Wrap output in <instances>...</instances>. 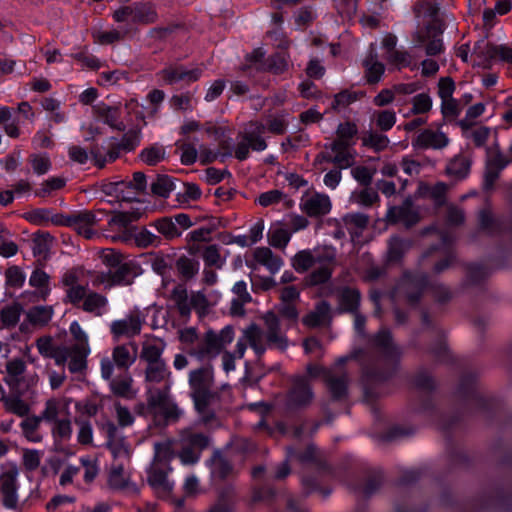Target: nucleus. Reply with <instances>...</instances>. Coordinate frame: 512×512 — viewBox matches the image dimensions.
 Returning <instances> with one entry per match:
<instances>
[{
    "instance_id": "09e8293b",
    "label": "nucleus",
    "mask_w": 512,
    "mask_h": 512,
    "mask_svg": "<svg viewBox=\"0 0 512 512\" xmlns=\"http://www.w3.org/2000/svg\"><path fill=\"white\" fill-rule=\"evenodd\" d=\"M383 484V476L380 472H373L369 474L365 480V483L363 486L358 487L356 489V492L362 497V498H369L373 494H375Z\"/></svg>"
},
{
    "instance_id": "a211bd4d",
    "label": "nucleus",
    "mask_w": 512,
    "mask_h": 512,
    "mask_svg": "<svg viewBox=\"0 0 512 512\" xmlns=\"http://www.w3.org/2000/svg\"><path fill=\"white\" fill-rule=\"evenodd\" d=\"M143 320L137 313L127 315L124 319L112 322L110 326L114 338L120 337L132 338L139 335L142 330Z\"/></svg>"
},
{
    "instance_id": "13d9d810",
    "label": "nucleus",
    "mask_w": 512,
    "mask_h": 512,
    "mask_svg": "<svg viewBox=\"0 0 512 512\" xmlns=\"http://www.w3.org/2000/svg\"><path fill=\"white\" fill-rule=\"evenodd\" d=\"M438 12L439 6L426 0H418L413 6L415 17L427 16L433 19L432 22L439 21L437 19Z\"/></svg>"
},
{
    "instance_id": "6ab92c4d",
    "label": "nucleus",
    "mask_w": 512,
    "mask_h": 512,
    "mask_svg": "<svg viewBox=\"0 0 512 512\" xmlns=\"http://www.w3.org/2000/svg\"><path fill=\"white\" fill-rule=\"evenodd\" d=\"M449 143L448 136L439 130L424 129L412 141L417 149H443Z\"/></svg>"
},
{
    "instance_id": "7c9ffc66",
    "label": "nucleus",
    "mask_w": 512,
    "mask_h": 512,
    "mask_svg": "<svg viewBox=\"0 0 512 512\" xmlns=\"http://www.w3.org/2000/svg\"><path fill=\"white\" fill-rule=\"evenodd\" d=\"M471 167V159L464 155L455 156L447 165V175L456 180H462L467 177Z\"/></svg>"
},
{
    "instance_id": "7ed1b4c3",
    "label": "nucleus",
    "mask_w": 512,
    "mask_h": 512,
    "mask_svg": "<svg viewBox=\"0 0 512 512\" xmlns=\"http://www.w3.org/2000/svg\"><path fill=\"white\" fill-rule=\"evenodd\" d=\"M234 338L233 327L228 325L219 332L207 330L200 338L198 344L189 350V355L198 360H211L216 358Z\"/></svg>"
},
{
    "instance_id": "b1692460",
    "label": "nucleus",
    "mask_w": 512,
    "mask_h": 512,
    "mask_svg": "<svg viewBox=\"0 0 512 512\" xmlns=\"http://www.w3.org/2000/svg\"><path fill=\"white\" fill-rule=\"evenodd\" d=\"M163 80L168 84H174L181 80L189 82L196 81L200 74V69L187 70L183 66H169L160 72Z\"/></svg>"
},
{
    "instance_id": "f3484780",
    "label": "nucleus",
    "mask_w": 512,
    "mask_h": 512,
    "mask_svg": "<svg viewBox=\"0 0 512 512\" xmlns=\"http://www.w3.org/2000/svg\"><path fill=\"white\" fill-rule=\"evenodd\" d=\"M326 379L324 383L333 400H343L347 397L348 393V375L347 373L339 368H332L331 372L326 373Z\"/></svg>"
},
{
    "instance_id": "c756f323",
    "label": "nucleus",
    "mask_w": 512,
    "mask_h": 512,
    "mask_svg": "<svg viewBox=\"0 0 512 512\" xmlns=\"http://www.w3.org/2000/svg\"><path fill=\"white\" fill-rule=\"evenodd\" d=\"M6 373L4 382L10 387H17L22 381V376L26 371V364L21 358H15L6 363Z\"/></svg>"
},
{
    "instance_id": "4468645a",
    "label": "nucleus",
    "mask_w": 512,
    "mask_h": 512,
    "mask_svg": "<svg viewBox=\"0 0 512 512\" xmlns=\"http://www.w3.org/2000/svg\"><path fill=\"white\" fill-rule=\"evenodd\" d=\"M386 220L391 224L402 222L406 228H411L420 221V216L418 211L413 208L412 200L407 198L401 205L388 209Z\"/></svg>"
},
{
    "instance_id": "473e14b6",
    "label": "nucleus",
    "mask_w": 512,
    "mask_h": 512,
    "mask_svg": "<svg viewBox=\"0 0 512 512\" xmlns=\"http://www.w3.org/2000/svg\"><path fill=\"white\" fill-rule=\"evenodd\" d=\"M498 48L499 46L482 39L475 44L473 54L480 59L479 64L483 65L484 68H489V62L498 57Z\"/></svg>"
},
{
    "instance_id": "774afa93",
    "label": "nucleus",
    "mask_w": 512,
    "mask_h": 512,
    "mask_svg": "<svg viewBox=\"0 0 512 512\" xmlns=\"http://www.w3.org/2000/svg\"><path fill=\"white\" fill-rule=\"evenodd\" d=\"M432 108V100L430 96L426 93H420L413 97L412 99V109L411 114H424L431 110Z\"/></svg>"
},
{
    "instance_id": "f257e3e1",
    "label": "nucleus",
    "mask_w": 512,
    "mask_h": 512,
    "mask_svg": "<svg viewBox=\"0 0 512 512\" xmlns=\"http://www.w3.org/2000/svg\"><path fill=\"white\" fill-rule=\"evenodd\" d=\"M190 397L203 423L215 420L213 406L220 401V393L214 389V371L211 365L191 370L188 377Z\"/></svg>"
},
{
    "instance_id": "58836bf2",
    "label": "nucleus",
    "mask_w": 512,
    "mask_h": 512,
    "mask_svg": "<svg viewBox=\"0 0 512 512\" xmlns=\"http://www.w3.org/2000/svg\"><path fill=\"white\" fill-rule=\"evenodd\" d=\"M244 338L258 356H261L266 347L263 343V332L256 324L249 325L244 331Z\"/></svg>"
},
{
    "instance_id": "9b49d317",
    "label": "nucleus",
    "mask_w": 512,
    "mask_h": 512,
    "mask_svg": "<svg viewBox=\"0 0 512 512\" xmlns=\"http://www.w3.org/2000/svg\"><path fill=\"white\" fill-rule=\"evenodd\" d=\"M18 467L15 463H8L0 475V493L2 503L8 509H16L18 506Z\"/></svg>"
},
{
    "instance_id": "4d7b16f0",
    "label": "nucleus",
    "mask_w": 512,
    "mask_h": 512,
    "mask_svg": "<svg viewBox=\"0 0 512 512\" xmlns=\"http://www.w3.org/2000/svg\"><path fill=\"white\" fill-rule=\"evenodd\" d=\"M314 264L312 250H301L292 259V266L300 273L308 271Z\"/></svg>"
},
{
    "instance_id": "dca6fc26",
    "label": "nucleus",
    "mask_w": 512,
    "mask_h": 512,
    "mask_svg": "<svg viewBox=\"0 0 512 512\" xmlns=\"http://www.w3.org/2000/svg\"><path fill=\"white\" fill-rule=\"evenodd\" d=\"M313 396L308 379L305 377H296L289 391L287 403L288 406L292 408L306 407L312 402Z\"/></svg>"
},
{
    "instance_id": "c9c22d12",
    "label": "nucleus",
    "mask_w": 512,
    "mask_h": 512,
    "mask_svg": "<svg viewBox=\"0 0 512 512\" xmlns=\"http://www.w3.org/2000/svg\"><path fill=\"white\" fill-rule=\"evenodd\" d=\"M137 273L132 263H123L117 266L115 271H111V284L116 285H130L132 284Z\"/></svg>"
},
{
    "instance_id": "de8ad7c7",
    "label": "nucleus",
    "mask_w": 512,
    "mask_h": 512,
    "mask_svg": "<svg viewBox=\"0 0 512 512\" xmlns=\"http://www.w3.org/2000/svg\"><path fill=\"white\" fill-rule=\"evenodd\" d=\"M212 475L216 478L224 480L233 473V466L220 453L215 452L212 459Z\"/></svg>"
},
{
    "instance_id": "603ef678",
    "label": "nucleus",
    "mask_w": 512,
    "mask_h": 512,
    "mask_svg": "<svg viewBox=\"0 0 512 512\" xmlns=\"http://www.w3.org/2000/svg\"><path fill=\"white\" fill-rule=\"evenodd\" d=\"M99 117L103 118L104 122L111 128L118 131H124L126 126L123 122L118 121L119 110L116 107L104 106L97 109Z\"/></svg>"
},
{
    "instance_id": "f704fd0d",
    "label": "nucleus",
    "mask_w": 512,
    "mask_h": 512,
    "mask_svg": "<svg viewBox=\"0 0 512 512\" xmlns=\"http://www.w3.org/2000/svg\"><path fill=\"white\" fill-rule=\"evenodd\" d=\"M179 276L185 281L193 279L199 271V262L185 255L180 256L175 263Z\"/></svg>"
},
{
    "instance_id": "aec40b11",
    "label": "nucleus",
    "mask_w": 512,
    "mask_h": 512,
    "mask_svg": "<svg viewBox=\"0 0 512 512\" xmlns=\"http://www.w3.org/2000/svg\"><path fill=\"white\" fill-rule=\"evenodd\" d=\"M374 347L390 361H398L402 355L401 349L394 343L390 330L380 329L373 337Z\"/></svg>"
},
{
    "instance_id": "393cba45",
    "label": "nucleus",
    "mask_w": 512,
    "mask_h": 512,
    "mask_svg": "<svg viewBox=\"0 0 512 512\" xmlns=\"http://www.w3.org/2000/svg\"><path fill=\"white\" fill-rule=\"evenodd\" d=\"M325 148L332 151L333 164L338 169H347L355 164V156L351 152L352 147L331 142L326 144Z\"/></svg>"
},
{
    "instance_id": "39448f33",
    "label": "nucleus",
    "mask_w": 512,
    "mask_h": 512,
    "mask_svg": "<svg viewBox=\"0 0 512 512\" xmlns=\"http://www.w3.org/2000/svg\"><path fill=\"white\" fill-rule=\"evenodd\" d=\"M315 264L319 267L310 272L303 280L304 286L314 287L328 283L337 265V252L331 245H322L312 250Z\"/></svg>"
},
{
    "instance_id": "2f4dec72",
    "label": "nucleus",
    "mask_w": 512,
    "mask_h": 512,
    "mask_svg": "<svg viewBox=\"0 0 512 512\" xmlns=\"http://www.w3.org/2000/svg\"><path fill=\"white\" fill-rule=\"evenodd\" d=\"M158 20V13L151 3H135L133 23L153 24Z\"/></svg>"
},
{
    "instance_id": "20e7f679",
    "label": "nucleus",
    "mask_w": 512,
    "mask_h": 512,
    "mask_svg": "<svg viewBox=\"0 0 512 512\" xmlns=\"http://www.w3.org/2000/svg\"><path fill=\"white\" fill-rule=\"evenodd\" d=\"M165 348L163 342L157 344L144 342L140 352V359L146 363L145 380L150 383H161L169 379V371L166 361L162 358Z\"/></svg>"
},
{
    "instance_id": "4be33fe9",
    "label": "nucleus",
    "mask_w": 512,
    "mask_h": 512,
    "mask_svg": "<svg viewBox=\"0 0 512 512\" xmlns=\"http://www.w3.org/2000/svg\"><path fill=\"white\" fill-rule=\"evenodd\" d=\"M68 369L71 373H84L87 369L88 345L74 344L68 347Z\"/></svg>"
},
{
    "instance_id": "8fccbe9b",
    "label": "nucleus",
    "mask_w": 512,
    "mask_h": 512,
    "mask_svg": "<svg viewBox=\"0 0 512 512\" xmlns=\"http://www.w3.org/2000/svg\"><path fill=\"white\" fill-rule=\"evenodd\" d=\"M288 68V62L286 56L281 53H276L271 55L266 61L265 64H262L261 67H258V71H268L273 74L279 75L284 73Z\"/></svg>"
},
{
    "instance_id": "79ce46f5",
    "label": "nucleus",
    "mask_w": 512,
    "mask_h": 512,
    "mask_svg": "<svg viewBox=\"0 0 512 512\" xmlns=\"http://www.w3.org/2000/svg\"><path fill=\"white\" fill-rule=\"evenodd\" d=\"M427 289L437 304H447L453 298V293L450 287L443 282L428 280Z\"/></svg>"
},
{
    "instance_id": "2eb2a0df",
    "label": "nucleus",
    "mask_w": 512,
    "mask_h": 512,
    "mask_svg": "<svg viewBox=\"0 0 512 512\" xmlns=\"http://www.w3.org/2000/svg\"><path fill=\"white\" fill-rule=\"evenodd\" d=\"M262 318L265 324V336L267 343L281 351L286 350L288 347V339L281 332L280 320L276 313L268 311Z\"/></svg>"
},
{
    "instance_id": "a19ab883",
    "label": "nucleus",
    "mask_w": 512,
    "mask_h": 512,
    "mask_svg": "<svg viewBox=\"0 0 512 512\" xmlns=\"http://www.w3.org/2000/svg\"><path fill=\"white\" fill-rule=\"evenodd\" d=\"M153 226L166 240H173L181 236V230L177 227L172 217H162L155 220Z\"/></svg>"
},
{
    "instance_id": "9d476101",
    "label": "nucleus",
    "mask_w": 512,
    "mask_h": 512,
    "mask_svg": "<svg viewBox=\"0 0 512 512\" xmlns=\"http://www.w3.org/2000/svg\"><path fill=\"white\" fill-rule=\"evenodd\" d=\"M443 33L441 21L431 22L425 26L424 30L416 31L413 34V41L416 47L425 46V52L428 56H436L443 51V42L440 35Z\"/></svg>"
},
{
    "instance_id": "5701e85b",
    "label": "nucleus",
    "mask_w": 512,
    "mask_h": 512,
    "mask_svg": "<svg viewBox=\"0 0 512 512\" xmlns=\"http://www.w3.org/2000/svg\"><path fill=\"white\" fill-rule=\"evenodd\" d=\"M302 210L310 217H320L331 210V202L327 195L316 193L302 205Z\"/></svg>"
},
{
    "instance_id": "f8f14e48",
    "label": "nucleus",
    "mask_w": 512,
    "mask_h": 512,
    "mask_svg": "<svg viewBox=\"0 0 512 512\" xmlns=\"http://www.w3.org/2000/svg\"><path fill=\"white\" fill-rule=\"evenodd\" d=\"M169 467L151 464L147 471V482L159 498H167L173 490V483L168 480Z\"/></svg>"
},
{
    "instance_id": "c85d7f7f",
    "label": "nucleus",
    "mask_w": 512,
    "mask_h": 512,
    "mask_svg": "<svg viewBox=\"0 0 512 512\" xmlns=\"http://www.w3.org/2000/svg\"><path fill=\"white\" fill-rule=\"evenodd\" d=\"M107 304L108 300L104 295L94 291H89L86 299L82 302L79 308L87 313L100 317L103 315Z\"/></svg>"
},
{
    "instance_id": "5fc2aeb1",
    "label": "nucleus",
    "mask_w": 512,
    "mask_h": 512,
    "mask_svg": "<svg viewBox=\"0 0 512 512\" xmlns=\"http://www.w3.org/2000/svg\"><path fill=\"white\" fill-rule=\"evenodd\" d=\"M365 93L362 91L355 92L350 90H342L334 96V101L332 103V109L335 111L340 110L341 108H345L349 106L351 103L357 101L358 99L364 97Z\"/></svg>"
},
{
    "instance_id": "412c9836",
    "label": "nucleus",
    "mask_w": 512,
    "mask_h": 512,
    "mask_svg": "<svg viewBox=\"0 0 512 512\" xmlns=\"http://www.w3.org/2000/svg\"><path fill=\"white\" fill-rule=\"evenodd\" d=\"M308 328L330 326L332 322L331 305L327 301H320L315 308L302 318Z\"/></svg>"
},
{
    "instance_id": "ddd939ff",
    "label": "nucleus",
    "mask_w": 512,
    "mask_h": 512,
    "mask_svg": "<svg viewBox=\"0 0 512 512\" xmlns=\"http://www.w3.org/2000/svg\"><path fill=\"white\" fill-rule=\"evenodd\" d=\"M101 429L107 436V447L111 451L114 458L129 459L130 446L124 436L118 430V427L110 420L104 422Z\"/></svg>"
},
{
    "instance_id": "49530a36",
    "label": "nucleus",
    "mask_w": 512,
    "mask_h": 512,
    "mask_svg": "<svg viewBox=\"0 0 512 512\" xmlns=\"http://www.w3.org/2000/svg\"><path fill=\"white\" fill-rule=\"evenodd\" d=\"M357 132L356 124L349 121L340 123L336 130L337 137L332 142L352 147L354 144L353 138L356 136Z\"/></svg>"
},
{
    "instance_id": "0eeeda50",
    "label": "nucleus",
    "mask_w": 512,
    "mask_h": 512,
    "mask_svg": "<svg viewBox=\"0 0 512 512\" xmlns=\"http://www.w3.org/2000/svg\"><path fill=\"white\" fill-rule=\"evenodd\" d=\"M427 285L426 273L405 272L397 285V293L408 305L415 307L421 302Z\"/></svg>"
},
{
    "instance_id": "bf43d9fd",
    "label": "nucleus",
    "mask_w": 512,
    "mask_h": 512,
    "mask_svg": "<svg viewBox=\"0 0 512 512\" xmlns=\"http://www.w3.org/2000/svg\"><path fill=\"white\" fill-rule=\"evenodd\" d=\"M445 219L448 225L458 227L464 225L466 214L463 208L449 203L446 205Z\"/></svg>"
},
{
    "instance_id": "37998d69",
    "label": "nucleus",
    "mask_w": 512,
    "mask_h": 512,
    "mask_svg": "<svg viewBox=\"0 0 512 512\" xmlns=\"http://www.w3.org/2000/svg\"><path fill=\"white\" fill-rule=\"evenodd\" d=\"M23 313V306L14 302L2 308L0 312L1 323L5 328H13L19 322L20 316Z\"/></svg>"
},
{
    "instance_id": "c03bdc74",
    "label": "nucleus",
    "mask_w": 512,
    "mask_h": 512,
    "mask_svg": "<svg viewBox=\"0 0 512 512\" xmlns=\"http://www.w3.org/2000/svg\"><path fill=\"white\" fill-rule=\"evenodd\" d=\"M165 157V147L158 144L144 148L139 154L140 160L148 166H156L163 161Z\"/></svg>"
},
{
    "instance_id": "a18cd8bd",
    "label": "nucleus",
    "mask_w": 512,
    "mask_h": 512,
    "mask_svg": "<svg viewBox=\"0 0 512 512\" xmlns=\"http://www.w3.org/2000/svg\"><path fill=\"white\" fill-rule=\"evenodd\" d=\"M155 455L152 464L168 466V462L174 457L173 441L165 440L154 444Z\"/></svg>"
},
{
    "instance_id": "423d86ee",
    "label": "nucleus",
    "mask_w": 512,
    "mask_h": 512,
    "mask_svg": "<svg viewBox=\"0 0 512 512\" xmlns=\"http://www.w3.org/2000/svg\"><path fill=\"white\" fill-rule=\"evenodd\" d=\"M171 299L181 317L188 318L194 309L200 317L208 314L210 303L202 291H194L188 295V290L183 283L177 284L171 291Z\"/></svg>"
},
{
    "instance_id": "e2e57ef3",
    "label": "nucleus",
    "mask_w": 512,
    "mask_h": 512,
    "mask_svg": "<svg viewBox=\"0 0 512 512\" xmlns=\"http://www.w3.org/2000/svg\"><path fill=\"white\" fill-rule=\"evenodd\" d=\"M49 280H50V277L46 272H44L41 269H36L32 272V274L29 278V284L32 287L44 289L41 291V296L43 299H45L49 293V289H48Z\"/></svg>"
},
{
    "instance_id": "f03ea898",
    "label": "nucleus",
    "mask_w": 512,
    "mask_h": 512,
    "mask_svg": "<svg viewBox=\"0 0 512 512\" xmlns=\"http://www.w3.org/2000/svg\"><path fill=\"white\" fill-rule=\"evenodd\" d=\"M169 385L148 391V413L156 427H166L177 422L183 412L169 395Z\"/></svg>"
},
{
    "instance_id": "6e6d98bb",
    "label": "nucleus",
    "mask_w": 512,
    "mask_h": 512,
    "mask_svg": "<svg viewBox=\"0 0 512 512\" xmlns=\"http://www.w3.org/2000/svg\"><path fill=\"white\" fill-rule=\"evenodd\" d=\"M366 67V79L369 84H376L384 73V65L376 61L375 56L370 55L364 62Z\"/></svg>"
},
{
    "instance_id": "338daca9",
    "label": "nucleus",
    "mask_w": 512,
    "mask_h": 512,
    "mask_svg": "<svg viewBox=\"0 0 512 512\" xmlns=\"http://www.w3.org/2000/svg\"><path fill=\"white\" fill-rule=\"evenodd\" d=\"M4 403L7 411L20 417L27 416L30 411L29 405L18 396L9 397L4 400Z\"/></svg>"
},
{
    "instance_id": "ea45409f",
    "label": "nucleus",
    "mask_w": 512,
    "mask_h": 512,
    "mask_svg": "<svg viewBox=\"0 0 512 512\" xmlns=\"http://www.w3.org/2000/svg\"><path fill=\"white\" fill-rule=\"evenodd\" d=\"M237 502V491L236 487L231 484H225L217 490V499L214 505L230 508L234 512V507Z\"/></svg>"
},
{
    "instance_id": "a878e982",
    "label": "nucleus",
    "mask_w": 512,
    "mask_h": 512,
    "mask_svg": "<svg viewBox=\"0 0 512 512\" xmlns=\"http://www.w3.org/2000/svg\"><path fill=\"white\" fill-rule=\"evenodd\" d=\"M361 294L359 290L344 287L339 293V312L356 313L359 310Z\"/></svg>"
},
{
    "instance_id": "e433bc0d",
    "label": "nucleus",
    "mask_w": 512,
    "mask_h": 512,
    "mask_svg": "<svg viewBox=\"0 0 512 512\" xmlns=\"http://www.w3.org/2000/svg\"><path fill=\"white\" fill-rule=\"evenodd\" d=\"M108 485L113 490L132 488L135 493H138V488L134 484L130 485L128 478L124 476V468L122 464L112 467L108 478Z\"/></svg>"
},
{
    "instance_id": "cd10ccee",
    "label": "nucleus",
    "mask_w": 512,
    "mask_h": 512,
    "mask_svg": "<svg viewBox=\"0 0 512 512\" xmlns=\"http://www.w3.org/2000/svg\"><path fill=\"white\" fill-rule=\"evenodd\" d=\"M412 242L399 236H392L388 241L387 261L399 262L404 254L411 248Z\"/></svg>"
},
{
    "instance_id": "bb28decb",
    "label": "nucleus",
    "mask_w": 512,
    "mask_h": 512,
    "mask_svg": "<svg viewBox=\"0 0 512 512\" xmlns=\"http://www.w3.org/2000/svg\"><path fill=\"white\" fill-rule=\"evenodd\" d=\"M253 256L257 263L265 266L272 274H275L282 265V259L268 247L256 248Z\"/></svg>"
},
{
    "instance_id": "680f3d73",
    "label": "nucleus",
    "mask_w": 512,
    "mask_h": 512,
    "mask_svg": "<svg viewBox=\"0 0 512 512\" xmlns=\"http://www.w3.org/2000/svg\"><path fill=\"white\" fill-rule=\"evenodd\" d=\"M89 291L83 285H73L66 290V297L64 299L65 303H71L74 306H81L82 302L86 299Z\"/></svg>"
},
{
    "instance_id": "6e6552de",
    "label": "nucleus",
    "mask_w": 512,
    "mask_h": 512,
    "mask_svg": "<svg viewBox=\"0 0 512 512\" xmlns=\"http://www.w3.org/2000/svg\"><path fill=\"white\" fill-rule=\"evenodd\" d=\"M181 450L178 454L183 464L191 465L198 462L201 452L210 444V438L203 433H194L190 429L181 431Z\"/></svg>"
},
{
    "instance_id": "0e129e2a",
    "label": "nucleus",
    "mask_w": 512,
    "mask_h": 512,
    "mask_svg": "<svg viewBox=\"0 0 512 512\" xmlns=\"http://www.w3.org/2000/svg\"><path fill=\"white\" fill-rule=\"evenodd\" d=\"M478 221L480 228L490 234L497 233L500 230L499 222L493 218L491 211L488 209L479 211Z\"/></svg>"
},
{
    "instance_id": "1a4fd4ad",
    "label": "nucleus",
    "mask_w": 512,
    "mask_h": 512,
    "mask_svg": "<svg viewBox=\"0 0 512 512\" xmlns=\"http://www.w3.org/2000/svg\"><path fill=\"white\" fill-rule=\"evenodd\" d=\"M134 351L130 352L127 345H117L113 348L112 359L103 358L101 360V376L105 380H111L114 373V366L119 370L127 371L135 362L137 357V347L134 343L130 344Z\"/></svg>"
},
{
    "instance_id": "72a5a7b5",
    "label": "nucleus",
    "mask_w": 512,
    "mask_h": 512,
    "mask_svg": "<svg viewBox=\"0 0 512 512\" xmlns=\"http://www.w3.org/2000/svg\"><path fill=\"white\" fill-rule=\"evenodd\" d=\"M486 153L485 165L487 166L504 170L511 163V159L502 152L499 143L488 147Z\"/></svg>"
},
{
    "instance_id": "052dcab7",
    "label": "nucleus",
    "mask_w": 512,
    "mask_h": 512,
    "mask_svg": "<svg viewBox=\"0 0 512 512\" xmlns=\"http://www.w3.org/2000/svg\"><path fill=\"white\" fill-rule=\"evenodd\" d=\"M450 186L444 182H437L434 186L428 188L429 197L434 203L435 207H441L446 204V196Z\"/></svg>"
},
{
    "instance_id": "4c0bfd02",
    "label": "nucleus",
    "mask_w": 512,
    "mask_h": 512,
    "mask_svg": "<svg viewBox=\"0 0 512 512\" xmlns=\"http://www.w3.org/2000/svg\"><path fill=\"white\" fill-rule=\"evenodd\" d=\"M52 315V306H35L28 310L26 318L33 326L43 327L49 323Z\"/></svg>"
},
{
    "instance_id": "864d4df0",
    "label": "nucleus",
    "mask_w": 512,
    "mask_h": 512,
    "mask_svg": "<svg viewBox=\"0 0 512 512\" xmlns=\"http://www.w3.org/2000/svg\"><path fill=\"white\" fill-rule=\"evenodd\" d=\"M175 188L174 181L167 175H158L156 180L151 184V192L159 197H169L171 191Z\"/></svg>"
},
{
    "instance_id": "69168bd1",
    "label": "nucleus",
    "mask_w": 512,
    "mask_h": 512,
    "mask_svg": "<svg viewBox=\"0 0 512 512\" xmlns=\"http://www.w3.org/2000/svg\"><path fill=\"white\" fill-rule=\"evenodd\" d=\"M135 243L138 247L147 248L149 246H158L161 243V238L150 232L146 228H142L135 236Z\"/></svg>"
},
{
    "instance_id": "3c124183",
    "label": "nucleus",
    "mask_w": 512,
    "mask_h": 512,
    "mask_svg": "<svg viewBox=\"0 0 512 512\" xmlns=\"http://www.w3.org/2000/svg\"><path fill=\"white\" fill-rule=\"evenodd\" d=\"M361 139L363 146L372 148L376 152L386 149L389 145V139L386 135L372 130L364 132Z\"/></svg>"
}]
</instances>
